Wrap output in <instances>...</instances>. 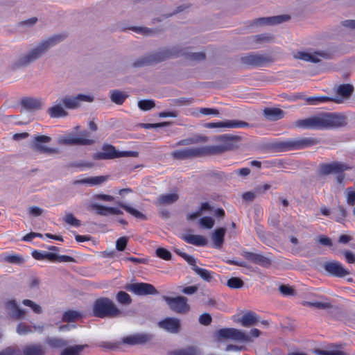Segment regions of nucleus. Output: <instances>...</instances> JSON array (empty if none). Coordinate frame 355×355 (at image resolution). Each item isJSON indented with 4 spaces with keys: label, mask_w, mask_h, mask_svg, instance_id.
Wrapping results in <instances>:
<instances>
[{
    "label": "nucleus",
    "mask_w": 355,
    "mask_h": 355,
    "mask_svg": "<svg viewBox=\"0 0 355 355\" xmlns=\"http://www.w3.org/2000/svg\"><path fill=\"white\" fill-rule=\"evenodd\" d=\"M250 125L247 122L236 120H228L217 123H207L204 125L206 128H243L248 127Z\"/></svg>",
    "instance_id": "24"
},
{
    "label": "nucleus",
    "mask_w": 355,
    "mask_h": 355,
    "mask_svg": "<svg viewBox=\"0 0 355 355\" xmlns=\"http://www.w3.org/2000/svg\"><path fill=\"white\" fill-rule=\"evenodd\" d=\"M184 56L191 62H200L206 58L204 52H191L189 48H182L178 46L162 47L156 51L148 53L137 59L132 64L134 68H141L162 62L172 58Z\"/></svg>",
    "instance_id": "1"
},
{
    "label": "nucleus",
    "mask_w": 355,
    "mask_h": 355,
    "mask_svg": "<svg viewBox=\"0 0 355 355\" xmlns=\"http://www.w3.org/2000/svg\"><path fill=\"white\" fill-rule=\"evenodd\" d=\"M51 141V138L46 135H38L34 137L31 148L35 151L40 152L44 154H57L59 153L58 148H50L46 146L44 144L49 143Z\"/></svg>",
    "instance_id": "12"
},
{
    "label": "nucleus",
    "mask_w": 355,
    "mask_h": 355,
    "mask_svg": "<svg viewBox=\"0 0 355 355\" xmlns=\"http://www.w3.org/2000/svg\"><path fill=\"white\" fill-rule=\"evenodd\" d=\"M239 321L241 322L242 326L245 327H250L255 325L258 322V315L252 311H249L245 313Z\"/></svg>",
    "instance_id": "33"
},
{
    "label": "nucleus",
    "mask_w": 355,
    "mask_h": 355,
    "mask_svg": "<svg viewBox=\"0 0 355 355\" xmlns=\"http://www.w3.org/2000/svg\"><path fill=\"white\" fill-rule=\"evenodd\" d=\"M291 19V17L288 15H277L273 17H260L254 19L248 22V27L254 28L261 27L266 25H277L283 22L287 21Z\"/></svg>",
    "instance_id": "11"
},
{
    "label": "nucleus",
    "mask_w": 355,
    "mask_h": 355,
    "mask_svg": "<svg viewBox=\"0 0 355 355\" xmlns=\"http://www.w3.org/2000/svg\"><path fill=\"white\" fill-rule=\"evenodd\" d=\"M153 338V336L148 333H137L125 336L121 340V343L130 346L137 345H145Z\"/></svg>",
    "instance_id": "15"
},
{
    "label": "nucleus",
    "mask_w": 355,
    "mask_h": 355,
    "mask_svg": "<svg viewBox=\"0 0 355 355\" xmlns=\"http://www.w3.org/2000/svg\"><path fill=\"white\" fill-rule=\"evenodd\" d=\"M5 308L9 318L15 320H23L26 317V311L19 308L16 300H10L5 302Z\"/></svg>",
    "instance_id": "17"
},
{
    "label": "nucleus",
    "mask_w": 355,
    "mask_h": 355,
    "mask_svg": "<svg viewBox=\"0 0 355 355\" xmlns=\"http://www.w3.org/2000/svg\"><path fill=\"white\" fill-rule=\"evenodd\" d=\"M81 317V313L73 310L65 311L62 315V321L67 322H75Z\"/></svg>",
    "instance_id": "43"
},
{
    "label": "nucleus",
    "mask_w": 355,
    "mask_h": 355,
    "mask_svg": "<svg viewBox=\"0 0 355 355\" xmlns=\"http://www.w3.org/2000/svg\"><path fill=\"white\" fill-rule=\"evenodd\" d=\"M118 150L111 144H104L102 151L94 154L93 158L96 160H106L119 158Z\"/></svg>",
    "instance_id": "19"
},
{
    "label": "nucleus",
    "mask_w": 355,
    "mask_h": 355,
    "mask_svg": "<svg viewBox=\"0 0 355 355\" xmlns=\"http://www.w3.org/2000/svg\"><path fill=\"white\" fill-rule=\"evenodd\" d=\"M218 338L231 339L236 341L249 343L252 341L250 336L241 330L234 328H223L216 333Z\"/></svg>",
    "instance_id": "10"
},
{
    "label": "nucleus",
    "mask_w": 355,
    "mask_h": 355,
    "mask_svg": "<svg viewBox=\"0 0 355 355\" xmlns=\"http://www.w3.org/2000/svg\"><path fill=\"white\" fill-rule=\"evenodd\" d=\"M128 96L127 94L120 90L114 89L110 92L111 101L117 105H122Z\"/></svg>",
    "instance_id": "42"
},
{
    "label": "nucleus",
    "mask_w": 355,
    "mask_h": 355,
    "mask_svg": "<svg viewBox=\"0 0 355 355\" xmlns=\"http://www.w3.org/2000/svg\"><path fill=\"white\" fill-rule=\"evenodd\" d=\"M317 241L320 244L324 246L331 247L333 245L332 240L324 235L318 236Z\"/></svg>",
    "instance_id": "62"
},
{
    "label": "nucleus",
    "mask_w": 355,
    "mask_h": 355,
    "mask_svg": "<svg viewBox=\"0 0 355 355\" xmlns=\"http://www.w3.org/2000/svg\"><path fill=\"white\" fill-rule=\"evenodd\" d=\"M22 304L26 306L31 307L33 311L35 313L40 314L42 312V307L31 300H24L22 301Z\"/></svg>",
    "instance_id": "53"
},
{
    "label": "nucleus",
    "mask_w": 355,
    "mask_h": 355,
    "mask_svg": "<svg viewBox=\"0 0 355 355\" xmlns=\"http://www.w3.org/2000/svg\"><path fill=\"white\" fill-rule=\"evenodd\" d=\"M138 107L144 111L150 110L155 107V103L153 100H141L138 102Z\"/></svg>",
    "instance_id": "51"
},
{
    "label": "nucleus",
    "mask_w": 355,
    "mask_h": 355,
    "mask_svg": "<svg viewBox=\"0 0 355 355\" xmlns=\"http://www.w3.org/2000/svg\"><path fill=\"white\" fill-rule=\"evenodd\" d=\"M181 238L185 242L196 246H205L207 244V240L201 235L182 234Z\"/></svg>",
    "instance_id": "31"
},
{
    "label": "nucleus",
    "mask_w": 355,
    "mask_h": 355,
    "mask_svg": "<svg viewBox=\"0 0 355 355\" xmlns=\"http://www.w3.org/2000/svg\"><path fill=\"white\" fill-rule=\"evenodd\" d=\"M20 105L28 111H37L42 108L43 102L40 98L26 96L21 98Z\"/></svg>",
    "instance_id": "26"
},
{
    "label": "nucleus",
    "mask_w": 355,
    "mask_h": 355,
    "mask_svg": "<svg viewBox=\"0 0 355 355\" xmlns=\"http://www.w3.org/2000/svg\"><path fill=\"white\" fill-rule=\"evenodd\" d=\"M243 256L248 261L259 264L262 267L268 268L271 265V260L260 254L245 251Z\"/></svg>",
    "instance_id": "25"
},
{
    "label": "nucleus",
    "mask_w": 355,
    "mask_h": 355,
    "mask_svg": "<svg viewBox=\"0 0 355 355\" xmlns=\"http://www.w3.org/2000/svg\"><path fill=\"white\" fill-rule=\"evenodd\" d=\"M307 304H309L311 306H314L320 309H331L333 308V306L331 303L329 302H306Z\"/></svg>",
    "instance_id": "60"
},
{
    "label": "nucleus",
    "mask_w": 355,
    "mask_h": 355,
    "mask_svg": "<svg viewBox=\"0 0 355 355\" xmlns=\"http://www.w3.org/2000/svg\"><path fill=\"white\" fill-rule=\"evenodd\" d=\"M306 101L312 105H316L318 103H323L327 101L335 102L337 103H340L343 102L342 99L340 98H331L328 96L308 97L306 98Z\"/></svg>",
    "instance_id": "41"
},
{
    "label": "nucleus",
    "mask_w": 355,
    "mask_h": 355,
    "mask_svg": "<svg viewBox=\"0 0 355 355\" xmlns=\"http://www.w3.org/2000/svg\"><path fill=\"white\" fill-rule=\"evenodd\" d=\"M158 326L171 334H178L180 331V320L176 318H166L158 322Z\"/></svg>",
    "instance_id": "20"
},
{
    "label": "nucleus",
    "mask_w": 355,
    "mask_h": 355,
    "mask_svg": "<svg viewBox=\"0 0 355 355\" xmlns=\"http://www.w3.org/2000/svg\"><path fill=\"white\" fill-rule=\"evenodd\" d=\"M194 272L206 282H210L212 280L213 277L211 272L206 269L200 268L198 266L194 268Z\"/></svg>",
    "instance_id": "47"
},
{
    "label": "nucleus",
    "mask_w": 355,
    "mask_h": 355,
    "mask_svg": "<svg viewBox=\"0 0 355 355\" xmlns=\"http://www.w3.org/2000/svg\"><path fill=\"white\" fill-rule=\"evenodd\" d=\"M46 343L51 348H64L61 352L60 355H83L81 352L88 347V345H74L71 346L68 345V342L61 338L49 337L46 338Z\"/></svg>",
    "instance_id": "6"
},
{
    "label": "nucleus",
    "mask_w": 355,
    "mask_h": 355,
    "mask_svg": "<svg viewBox=\"0 0 355 355\" xmlns=\"http://www.w3.org/2000/svg\"><path fill=\"white\" fill-rule=\"evenodd\" d=\"M118 205L121 207L123 208V209H125L127 212H128L129 214H130L131 215H132L133 216H135V218H140V219H142V220H145L146 218V216L142 214L141 212H140L139 211L125 205V203L123 202H118Z\"/></svg>",
    "instance_id": "44"
},
{
    "label": "nucleus",
    "mask_w": 355,
    "mask_h": 355,
    "mask_svg": "<svg viewBox=\"0 0 355 355\" xmlns=\"http://www.w3.org/2000/svg\"><path fill=\"white\" fill-rule=\"evenodd\" d=\"M89 210H95L99 216H107L108 214L121 215L123 211L116 207H106L99 205L96 202H92L88 207Z\"/></svg>",
    "instance_id": "23"
},
{
    "label": "nucleus",
    "mask_w": 355,
    "mask_h": 355,
    "mask_svg": "<svg viewBox=\"0 0 355 355\" xmlns=\"http://www.w3.org/2000/svg\"><path fill=\"white\" fill-rule=\"evenodd\" d=\"M320 143V139L315 137H302L293 139L294 150H301L315 146Z\"/></svg>",
    "instance_id": "27"
},
{
    "label": "nucleus",
    "mask_w": 355,
    "mask_h": 355,
    "mask_svg": "<svg viewBox=\"0 0 355 355\" xmlns=\"http://www.w3.org/2000/svg\"><path fill=\"white\" fill-rule=\"evenodd\" d=\"M83 101L93 102L94 97L90 95L79 94L76 96H66L62 100L63 105L67 109L78 108Z\"/></svg>",
    "instance_id": "16"
},
{
    "label": "nucleus",
    "mask_w": 355,
    "mask_h": 355,
    "mask_svg": "<svg viewBox=\"0 0 355 355\" xmlns=\"http://www.w3.org/2000/svg\"><path fill=\"white\" fill-rule=\"evenodd\" d=\"M125 289L137 295H157L159 291L148 283H133L127 284Z\"/></svg>",
    "instance_id": "14"
},
{
    "label": "nucleus",
    "mask_w": 355,
    "mask_h": 355,
    "mask_svg": "<svg viewBox=\"0 0 355 355\" xmlns=\"http://www.w3.org/2000/svg\"><path fill=\"white\" fill-rule=\"evenodd\" d=\"M66 37L65 34L60 33L40 41L36 47L20 56L14 63L13 67L16 69L30 65L44 55L49 49L62 42Z\"/></svg>",
    "instance_id": "3"
},
{
    "label": "nucleus",
    "mask_w": 355,
    "mask_h": 355,
    "mask_svg": "<svg viewBox=\"0 0 355 355\" xmlns=\"http://www.w3.org/2000/svg\"><path fill=\"white\" fill-rule=\"evenodd\" d=\"M243 285V281L239 277H231L227 282V286L230 288H241Z\"/></svg>",
    "instance_id": "50"
},
{
    "label": "nucleus",
    "mask_w": 355,
    "mask_h": 355,
    "mask_svg": "<svg viewBox=\"0 0 355 355\" xmlns=\"http://www.w3.org/2000/svg\"><path fill=\"white\" fill-rule=\"evenodd\" d=\"M64 220L67 224L74 227H79L81 225L80 220L76 218L71 213L66 214Z\"/></svg>",
    "instance_id": "56"
},
{
    "label": "nucleus",
    "mask_w": 355,
    "mask_h": 355,
    "mask_svg": "<svg viewBox=\"0 0 355 355\" xmlns=\"http://www.w3.org/2000/svg\"><path fill=\"white\" fill-rule=\"evenodd\" d=\"M48 260L51 261H58V262H74L75 259L67 255H58L54 253L52 254H47Z\"/></svg>",
    "instance_id": "45"
},
{
    "label": "nucleus",
    "mask_w": 355,
    "mask_h": 355,
    "mask_svg": "<svg viewBox=\"0 0 355 355\" xmlns=\"http://www.w3.org/2000/svg\"><path fill=\"white\" fill-rule=\"evenodd\" d=\"M293 57L295 59L302 60L305 62L318 63L321 60L320 58H327L328 53L324 51H314L313 53L297 51L294 54Z\"/></svg>",
    "instance_id": "18"
},
{
    "label": "nucleus",
    "mask_w": 355,
    "mask_h": 355,
    "mask_svg": "<svg viewBox=\"0 0 355 355\" xmlns=\"http://www.w3.org/2000/svg\"><path fill=\"white\" fill-rule=\"evenodd\" d=\"M272 148L278 152H284L288 150H293V139L287 141H277L271 145Z\"/></svg>",
    "instance_id": "37"
},
{
    "label": "nucleus",
    "mask_w": 355,
    "mask_h": 355,
    "mask_svg": "<svg viewBox=\"0 0 355 355\" xmlns=\"http://www.w3.org/2000/svg\"><path fill=\"white\" fill-rule=\"evenodd\" d=\"M128 242V237L122 236L116 240V248L118 251H123L125 249Z\"/></svg>",
    "instance_id": "59"
},
{
    "label": "nucleus",
    "mask_w": 355,
    "mask_h": 355,
    "mask_svg": "<svg viewBox=\"0 0 355 355\" xmlns=\"http://www.w3.org/2000/svg\"><path fill=\"white\" fill-rule=\"evenodd\" d=\"M199 223L202 227L211 229L214 225V220L211 217H203L200 219Z\"/></svg>",
    "instance_id": "58"
},
{
    "label": "nucleus",
    "mask_w": 355,
    "mask_h": 355,
    "mask_svg": "<svg viewBox=\"0 0 355 355\" xmlns=\"http://www.w3.org/2000/svg\"><path fill=\"white\" fill-rule=\"evenodd\" d=\"M172 124V122L165 121L157 123H140L139 125L146 129L156 128L169 126Z\"/></svg>",
    "instance_id": "54"
},
{
    "label": "nucleus",
    "mask_w": 355,
    "mask_h": 355,
    "mask_svg": "<svg viewBox=\"0 0 355 355\" xmlns=\"http://www.w3.org/2000/svg\"><path fill=\"white\" fill-rule=\"evenodd\" d=\"M156 254L158 257L166 261L171 259V253L164 248H158L156 250Z\"/></svg>",
    "instance_id": "55"
},
{
    "label": "nucleus",
    "mask_w": 355,
    "mask_h": 355,
    "mask_svg": "<svg viewBox=\"0 0 355 355\" xmlns=\"http://www.w3.org/2000/svg\"><path fill=\"white\" fill-rule=\"evenodd\" d=\"M209 139L206 136H200V135H196L193 137L187 138L184 139H182L179 141L177 144V146H188L191 144H195L200 142H207L208 141Z\"/></svg>",
    "instance_id": "38"
},
{
    "label": "nucleus",
    "mask_w": 355,
    "mask_h": 355,
    "mask_svg": "<svg viewBox=\"0 0 355 355\" xmlns=\"http://www.w3.org/2000/svg\"><path fill=\"white\" fill-rule=\"evenodd\" d=\"M242 138L239 135H222L216 136L214 141L221 142L220 145L207 146L209 156L221 155L227 151L236 149Z\"/></svg>",
    "instance_id": "5"
},
{
    "label": "nucleus",
    "mask_w": 355,
    "mask_h": 355,
    "mask_svg": "<svg viewBox=\"0 0 355 355\" xmlns=\"http://www.w3.org/2000/svg\"><path fill=\"white\" fill-rule=\"evenodd\" d=\"M16 331L18 334L19 335H26L28 333L33 332L32 327L24 323V322H20L16 329Z\"/></svg>",
    "instance_id": "52"
},
{
    "label": "nucleus",
    "mask_w": 355,
    "mask_h": 355,
    "mask_svg": "<svg viewBox=\"0 0 355 355\" xmlns=\"http://www.w3.org/2000/svg\"><path fill=\"white\" fill-rule=\"evenodd\" d=\"M0 355H22L21 351L15 347H8L0 351Z\"/></svg>",
    "instance_id": "57"
},
{
    "label": "nucleus",
    "mask_w": 355,
    "mask_h": 355,
    "mask_svg": "<svg viewBox=\"0 0 355 355\" xmlns=\"http://www.w3.org/2000/svg\"><path fill=\"white\" fill-rule=\"evenodd\" d=\"M280 293L284 296H294L296 292L294 288L288 284H282L279 287Z\"/></svg>",
    "instance_id": "49"
},
{
    "label": "nucleus",
    "mask_w": 355,
    "mask_h": 355,
    "mask_svg": "<svg viewBox=\"0 0 355 355\" xmlns=\"http://www.w3.org/2000/svg\"><path fill=\"white\" fill-rule=\"evenodd\" d=\"M352 167L339 162H333L331 163H322L319 166V172L320 175H328L330 174H336L343 173L345 171L350 170Z\"/></svg>",
    "instance_id": "13"
},
{
    "label": "nucleus",
    "mask_w": 355,
    "mask_h": 355,
    "mask_svg": "<svg viewBox=\"0 0 355 355\" xmlns=\"http://www.w3.org/2000/svg\"><path fill=\"white\" fill-rule=\"evenodd\" d=\"M47 112L51 118L65 117L68 115L67 112L60 105L49 107Z\"/></svg>",
    "instance_id": "40"
},
{
    "label": "nucleus",
    "mask_w": 355,
    "mask_h": 355,
    "mask_svg": "<svg viewBox=\"0 0 355 355\" xmlns=\"http://www.w3.org/2000/svg\"><path fill=\"white\" fill-rule=\"evenodd\" d=\"M347 117L341 113L322 112L312 116L295 121L293 126L309 130H330L345 127Z\"/></svg>",
    "instance_id": "2"
},
{
    "label": "nucleus",
    "mask_w": 355,
    "mask_h": 355,
    "mask_svg": "<svg viewBox=\"0 0 355 355\" xmlns=\"http://www.w3.org/2000/svg\"><path fill=\"white\" fill-rule=\"evenodd\" d=\"M23 355H45V349L40 344L28 345L24 348Z\"/></svg>",
    "instance_id": "36"
},
{
    "label": "nucleus",
    "mask_w": 355,
    "mask_h": 355,
    "mask_svg": "<svg viewBox=\"0 0 355 355\" xmlns=\"http://www.w3.org/2000/svg\"><path fill=\"white\" fill-rule=\"evenodd\" d=\"M163 299L170 309L178 314L186 313L191 309V306L188 304V299L184 296L180 295L174 297L164 296Z\"/></svg>",
    "instance_id": "9"
},
{
    "label": "nucleus",
    "mask_w": 355,
    "mask_h": 355,
    "mask_svg": "<svg viewBox=\"0 0 355 355\" xmlns=\"http://www.w3.org/2000/svg\"><path fill=\"white\" fill-rule=\"evenodd\" d=\"M212 320L211 316L209 313H203L199 317V322L202 325H209Z\"/></svg>",
    "instance_id": "64"
},
{
    "label": "nucleus",
    "mask_w": 355,
    "mask_h": 355,
    "mask_svg": "<svg viewBox=\"0 0 355 355\" xmlns=\"http://www.w3.org/2000/svg\"><path fill=\"white\" fill-rule=\"evenodd\" d=\"M250 44H263L274 41L275 37L271 33H261L249 37L248 38Z\"/></svg>",
    "instance_id": "29"
},
{
    "label": "nucleus",
    "mask_w": 355,
    "mask_h": 355,
    "mask_svg": "<svg viewBox=\"0 0 355 355\" xmlns=\"http://www.w3.org/2000/svg\"><path fill=\"white\" fill-rule=\"evenodd\" d=\"M324 268L330 275L337 277H343L349 274V272L345 269L340 263L336 261L325 262Z\"/></svg>",
    "instance_id": "22"
},
{
    "label": "nucleus",
    "mask_w": 355,
    "mask_h": 355,
    "mask_svg": "<svg viewBox=\"0 0 355 355\" xmlns=\"http://www.w3.org/2000/svg\"><path fill=\"white\" fill-rule=\"evenodd\" d=\"M239 60L241 64L252 67H262L272 63L274 61L270 55L255 52H250L241 55Z\"/></svg>",
    "instance_id": "7"
},
{
    "label": "nucleus",
    "mask_w": 355,
    "mask_h": 355,
    "mask_svg": "<svg viewBox=\"0 0 355 355\" xmlns=\"http://www.w3.org/2000/svg\"><path fill=\"white\" fill-rule=\"evenodd\" d=\"M131 29L137 33H141L144 35H153V33H155V31H153L150 28H146V27L134 26V27L131 28Z\"/></svg>",
    "instance_id": "63"
},
{
    "label": "nucleus",
    "mask_w": 355,
    "mask_h": 355,
    "mask_svg": "<svg viewBox=\"0 0 355 355\" xmlns=\"http://www.w3.org/2000/svg\"><path fill=\"white\" fill-rule=\"evenodd\" d=\"M94 143V141L93 139L78 137L72 135H69L67 137H62L58 139V144L61 145L89 146Z\"/></svg>",
    "instance_id": "21"
},
{
    "label": "nucleus",
    "mask_w": 355,
    "mask_h": 355,
    "mask_svg": "<svg viewBox=\"0 0 355 355\" xmlns=\"http://www.w3.org/2000/svg\"><path fill=\"white\" fill-rule=\"evenodd\" d=\"M171 156L178 160H184L196 157H209L207 146L202 147L186 148L171 153Z\"/></svg>",
    "instance_id": "8"
},
{
    "label": "nucleus",
    "mask_w": 355,
    "mask_h": 355,
    "mask_svg": "<svg viewBox=\"0 0 355 355\" xmlns=\"http://www.w3.org/2000/svg\"><path fill=\"white\" fill-rule=\"evenodd\" d=\"M170 355H200V350L193 346H189L186 348L175 349L169 352Z\"/></svg>",
    "instance_id": "39"
},
{
    "label": "nucleus",
    "mask_w": 355,
    "mask_h": 355,
    "mask_svg": "<svg viewBox=\"0 0 355 355\" xmlns=\"http://www.w3.org/2000/svg\"><path fill=\"white\" fill-rule=\"evenodd\" d=\"M92 315L98 318H118L124 316V312L111 299L101 297L94 300Z\"/></svg>",
    "instance_id": "4"
},
{
    "label": "nucleus",
    "mask_w": 355,
    "mask_h": 355,
    "mask_svg": "<svg viewBox=\"0 0 355 355\" xmlns=\"http://www.w3.org/2000/svg\"><path fill=\"white\" fill-rule=\"evenodd\" d=\"M108 179L107 175H101V176H96V177H91L87 178H84L81 180H74L73 182V185H78V184H88L91 185H98L104 182H105Z\"/></svg>",
    "instance_id": "32"
},
{
    "label": "nucleus",
    "mask_w": 355,
    "mask_h": 355,
    "mask_svg": "<svg viewBox=\"0 0 355 355\" xmlns=\"http://www.w3.org/2000/svg\"><path fill=\"white\" fill-rule=\"evenodd\" d=\"M354 92V86L351 84H342L335 87V93L343 98H349Z\"/></svg>",
    "instance_id": "34"
},
{
    "label": "nucleus",
    "mask_w": 355,
    "mask_h": 355,
    "mask_svg": "<svg viewBox=\"0 0 355 355\" xmlns=\"http://www.w3.org/2000/svg\"><path fill=\"white\" fill-rule=\"evenodd\" d=\"M226 232V228L220 227L216 229L212 234L211 239L216 248H221L224 243V236Z\"/></svg>",
    "instance_id": "35"
},
{
    "label": "nucleus",
    "mask_w": 355,
    "mask_h": 355,
    "mask_svg": "<svg viewBox=\"0 0 355 355\" xmlns=\"http://www.w3.org/2000/svg\"><path fill=\"white\" fill-rule=\"evenodd\" d=\"M116 300L121 304L129 305L132 303V298L125 291H119L116 295Z\"/></svg>",
    "instance_id": "46"
},
{
    "label": "nucleus",
    "mask_w": 355,
    "mask_h": 355,
    "mask_svg": "<svg viewBox=\"0 0 355 355\" xmlns=\"http://www.w3.org/2000/svg\"><path fill=\"white\" fill-rule=\"evenodd\" d=\"M347 202L350 206L355 205V190L352 188L347 189Z\"/></svg>",
    "instance_id": "61"
},
{
    "label": "nucleus",
    "mask_w": 355,
    "mask_h": 355,
    "mask_svg": "<svg viewBox=\"0 0 355 355\" xmlns=\"http://www.w3.org/2000/svg\"><path fill=\"white\" fill-rule=\"evenodd\" d=\"M263 115L267 120L275 121L284 118L285 112L277 107H266L263 110Z\"/></svg>",
    "instance_id": "28"
},
{
    "label": "nucleus",
    "mask_w": 355,
    "mask_h": 355,
    "mask_svg": "<svg viewBox=\"0 0 355 355\" xmlns=\"http://www.w3.org/2000/svg\"><path fill=\"white\" fill-rule=\"evenodd\" d=\"M179 199L178 193H166L160 195L155 202L157 206L169 205L176 202Z\"/></svg>",
    "instance_id": "30"
},
{
    "label": "nucleus",
    "mask_w": 355,
    "mask_h": 355,
    "mask_svg": "<svg viewBox=\"0 0 355 355\" xmlns=\"http://www.w3.org/2000/svg\"><path fill=\"white\" fill-rule=\"evenodd\" d=\"M4 261L9 263L12 264H22L24 263V259L22 256L19 254H11L4 257Z\"/></svg>",
    "instance_id": "48"
}]
</instances>
